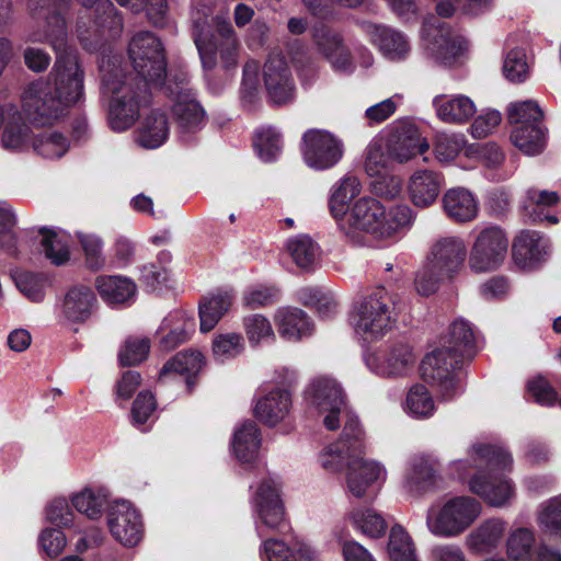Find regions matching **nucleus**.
<instances>
[{
	"instance_id": "1",
	"label": "nucleus",
	"mask_w": 561,
	"mask_h": 561,
	"mask_svg": "<svg viewBox=\"0 0 561 561\" xmlns=\"http://www.w3.org/2000/svg\"><path fill=\"white\" fill-rule=\"evenodd\" d=\"M70 0H28V9L34 19H45L43 31L31 34L33 42H47L57 51L58 56L48 80L53 85V93L61 101L66 108L77 104L83 96V70L76 54L67 48L66 22L57 10L67 7Z\"/></svg>"
},
{
	"instance_id": "2",
	"label": "nucleus",
	"mask_w": 561,
	"mask_h": 561,
	"mask_svg": "<svg viewBox=\"0 0 561 561\" xmlns=\"http://www.w3.org/2000/svg\"><path fill=\"white\" fill-rule=\"evenodd\" d=\"M476 353L471 325L465 320H456L449 328L446 345L427 354L422 360V376L436 385L443 400H451L459 388L456 370L465 360H471Z\"/></svg>"
},
{
	"instance_id": "3",
	"label": "nucleus",
	"mask_w": 561,
	"mask_h": 561,
	"mask_svg": "<svg viewBox=\"0 0 561 561\" xmlns=\"http://www.w3.org/2000/svg\"><path fill=\"white\" fill-rule=\"evenodd\" d=\"M102 88L111 94L108 122L112 129L123 131L130 128L139 117L140 108L150 101V87L136 77L123 73L110 64L101 67Z\"/></svg>"
},
{
	"instance_id": "4",
	"label": "nucleus",
	"mask_w": 561,
	"mask_h": 561,
	"mask_svg": "<svg viewBox=\"0 0 561 561\" xmlns=\"http://www.w3.org/2000/svg\"><path fill=\"white\" fill-rule=\"evenodd\" d=\"M474 467L478 472L471 478L469 486L472 493L479 495L493 507H503L514 497L511 481L500 474L511 468L513 459L504 448L492 445L474 446Z\"/></svg>"
},
{
	"instance_id": "5",
	"label": "nucleus",
	"mask_w": 561,
	"mask_h": 561,
	"mask_svg": "<svg viewBox=\"0 0 561 561\" xmlns=\"http://www.w3.org/2000/svg\"><path fill=\"white\" fill-rule=\"evenodd\" d=\"M412 221V210L408 205H397L386 211L381 203L375 198H359L352 211L340 221V228L346 234L360 230L377 239L388 238Z\"/></svg>"
},
{
	"instance_id": "6",
	"label": "nucleus",
	"mask_w": 561,
	"mask_h": 561,
	"mask_svg": "<svg viewBox=\"0 0 561 561\" xmlns=\"http://www.w3.org/2000/svg\"><path fill=\"white\" fill-rule=\"evenodd\" d=\"M396 322V301L385 287H377L367 295L354 316L355 331L366 341L382 337Z\"/></svg>"
},
{
	"instance_id": "7",
	"label": "nucleus",
	"mask_w": 561,
	"mask_h": 561,
	"mask_svg": "<svg viewBox=\"0 0 561 561\" xmlns=\"http://www.w3.org/2000/svg\"><path fill=\"white\" fill-rule=\"evenodd\" d=\"M128 56L136 77L147 85L161 87L167 78V60L160 38L152 32L136 33L128 45Z\"/></svg>"
},
{
	"instance_id": "8",
	"label": "nucleus",
	"mask_w": 561,
	"mask_h": 561,
	"mask_svg": "<svg viewBox=\"0 0 561 561\" xmlns=\"http://www.w3.org/2000/svg\"><path fill=\"white\" fill-rule=\"evenodd\" d=\"M481 513L480 503L470 496H458L446 502L439 511L431 508L426 525L439 537H455L473 524Z\"/></svg>"
},
{
	"instance_id": "9",
	"label": "nucleus",
	"mask_w": 561,
	"mask_h": 561,
	"mask_svg": "<svg viewBox=\"0 0 561 561\" xmlns=\"http://www.w3.org/2000/svg\"><path fill=\"white\" fill-rule=\"evenodd\" d=\"M214 26L216 36L213 41L195 38L203 67L207 70L214 69L219 55L220 65L225 70L236 69L241 45L231 22L222 15H216Z\"/></svg>"
},
{
	"instance_id": "10",
	"label": "nucleus",
	"mask_w": 561,
	"mask_h": 561,
	"mask_svg": "<svg viewBox=\"0 0 561 561\" xmlns=\"http://www.w3.org/2000/svg\"><path fill=\"white\" fill-rule=\"evenodd\" d=\"M22 108L27 119L37 126H47L66 115L67 108L53 93L50 81L30 84L22 98Z\"/></svg>"
},
{
	"instance_id": "11",
	"label": "nucleus",
	"mask_w": 561,
	"mask_h": 561,
	"mask_svg": "<svg viewBox=\"0 0 561 561\" xmlns=\"http://www.w3.org/2000/svg\"><path fill=\"white\" fill-rule=\"evenodd\" d=\"M508 249V239L499 227L481 230L469 254V266L477 273L496 270L504 261Z\"/></svg>"
},
{
	"instance_id": "12",
	"label": "nucleus",
	"mask_w": 561,
	"mask_h": 561,
	"mask_svg": "<svg viewBox=\"0 0 561 561\" xmlns=\"http://www.w3.org/2000/svg\"><path fill=\"white\" fill-rule=\"evenodd\" d=\"M253 504L261 523L265 527L278 533H285L289 529L278 481L272 478L263 479L254 493Z\"/></svg>"
},
{
	"instance_id": "13",
	"label": "nucleus",
	"mask_w": 561,
	"mask_h": 561,
	"mask_svg": "<svg viewBox=\"0 0 561 561\" xmlns=\"http://www.w3.org/2000/svg\"><path fill=\"white\" fill-rule=\"evenodd\" d=\"M263 80L267 98L273 104L286 105L294 101L296 83L284 56H268L263 66Z\"/></svg>"
},
{
	"instance_id": "14",
	"label": "nucleus",
	"mask_w": 561,
	"mask_h": 561,
	"mask_svg": "<svg viewBox=\"0 0 561 561\" xmlns=\"http://www.w3.org/2000/svg\"><path fill=\"white\" fill-rule=\"evenodd\" d=\"M311 404L319 413L325 414L323 424L329 431L340 426L339 414L345 405V396L336 380L329 377L316 378L309 387Z\"/></svg>"
},
{
	"instance_id": "15",
	"label": "nucleus",
	"mask_w": 561,
	"mask_h": 561,
	"mask_svg": "<svg viewBox=\"0 0 561 561\" xmlns=\"http://www.w3.org/2000/svg\"><path fill=\"white\" fill-rule=\"evenodd\" d=\"M426 49L444 65H451L466 48L465 38L447 24L437 21L426 22L423 27Z\"/></svg>"
},
{
	"instance_id": "16",
	"label": "nucleus",
	"mask_w": 561,
	"mask_h": 561,
	"mask_svg": "<svg viewBox=\"0 0 561 561\" xmlns=\"http://www.w3.org/2000/svg\"><path fill=\"white\" fill-rule=\"evenodd\" d=\"M304 158L306 163L317 170L333 167L342 157L340 141L329 131L310 129L304 137Z\"/></svg>"
},
{
	"instance_id": "17",
	"label": "nucleus",
	"mask_w": 561,
	"mask_h": 561,
	"mask_svg": "<svg viewBox=\"0 0 561 561\" xmlns=\"http://www.w3.org/2000/svg\"><path fill=\"white\" fill-rule=\"evenodd\" d=\"M388 157L396 163H405L428 150L430 145L411 123L398 124L385 140Z\"/></svg>"
},
{
	"instance_id": "18",
	"label": "nucleus",
	"mask_w": 561,
	"mask_h": 561,
	"mask_svg": "<svg viewBox=\"0 0 561 561\" xmlns=\"http://www.w3.org/2000/svg\"><path fill=\"white\" fill-rule=\"evenodd\" d=\"M107 525L113 538L125 547H134L142 538L141 515L129 502H117L112 507Z\"/></svg>"
},
{
	"instance_id": "19",
	"label": "nucleus",
	"mask_w": 561,
	"mask_h": 561,
	"mask_svg": "<svg viewBox=\"0 0 561 561\" xmlns=\"http://www.w3.org/2000/svg\"><path fill=\"white\" fill-rule=\"evenodd\" d=\"M467 257V247L459 237H442L433 242L426 262L438 273L451 279L462 268Z\"/></svg>"
},
{
	"instance_id": "20",
	"label": "nucleus",
	"mask_w": 561,
	"mask_h": 561,
	"mask_svg": "<svg viewBox=\"0 0 561 561\" xmlns=\"http://www.w3.org/2000/svg\"><path fill=\"white\" fill-rule=\"evenodd\" d=\"M313 44L336 70L346 71L352 68V54L343 36L327 25L314 27L312 31Z\"/></svg>"
},
{
	"instance_id": "21",
	"label": "nucleus",
	"mask_w": 561,
	"mask_h": 561,
	"mask_svg": "<svg viewBox=\"0 0 561 561\" xmlns=\"http://www.w3.org/2000/svg\"><path fill=\"white\" fill-rule=\"evenodd\" d=\"M385 470L376 461L365 459L362 454L350 455L346 483L348 491L356 497H363L368 488L383 478Z\"/></svg>"
},
{
	"instance_id": "22",
	"label": "nucleus",
	"mask_w": 561,
	"mask_h": 561,
	"mask_svg": "<svg viewBox=\"0 0 561 561\" xmlns=\"http://www.w3.org/2000/svg\"><path fill=\"white\" fill-rule=\"evenodd\" d=\"M360 27L389 59L399 60L408 54V42L400 33L371 22H363Z\"/></svg>"
},
{
	"instance_id": "23",
	"label": "nucleus",
	"mask_w": 561,
	"mask_h": 561,
	"mask_svg": "<svg viewBox=\"0 0 561 561\" xmlns=\"http://www.w3.org/2000/svg\"><path fill=\"white\" fill-rule=\"evenodd\" d=\"M443 208L451 220L468 222L477 217L479 203L469 190L453 187L447 190L443 196Z\"/></svg>"
},
{
	"instance_id": "24",
	"label": "nucleus",
	"mask_w": 561,
	"mask_h": 561,
	"mask_svg": "<svg viewBox=\"0 0 561 561\" xmlns=\"http://www.w3.org/2000/svg\"><path fill=\"white\" fill-rule=\"evenodd\" d=\"M96 307V297L90 287L78 285L70 288L64 299L62 313L71 322H83Z\"/></svg>"
},
{
	"instance_id": "25",
	"label": "nucleus",
	"mask_w": 561,
	"mask_h": 561,
	"mask_svg": "<svg viewBox=\"0 0 561 561\" xmlns=\"http://www.w3.org/2000/svg\"><path fill=\"white\" fill-rule=\"evenodd\" d=\"M435 463L424 455L414 456L405 472L404 488L412 494H421L437 480Z\"/></svg>"
},
{
	"instance_id": "26",
	"label": "nucleus",
	"mask_w": 561,
	"mask_h": 561,
	"mask_svg": "<svg viewBox=\"0 0 561 561\" xmlns=\"http://www.w3.org/2000/svg\"><path fill=\"white\" fill-rule=\"evenodd\" d=\"M442 187L440 176L433 171H416L409 181V195L415 206L427 207L439 195Z\"/></svg>"
},
{
	"instance_id": "27",
	"label": "nucleus",
	"mask_w": 561,
	"mask_h": 561,
	"mask_svg": "<svg viewBox=\"0 0 561 561\" xmlns=\"http://www.w3.org/2000/svg\"><path fill=\"white\" fill-rule=\"evenodd\" d=\"M433 104L437 117L448 124L466 123L476 113L474 103L466 95H456L450 99L445 95H437L434 98Z\"/></svg>"
},
{
	"instance_id": "28",
	"label": "nucleus",
	"mask_w": 561,
	"mask_h": 561,
	"mask_svg": "<svg viewBox=\"0 0 561 561\" xmlns=\"http://www.w3.org/2000/svg\"><path fill=\"white\" fill-rule=\"evenodd\" d=\"M291 398L288 391L276 389L260 399L255 405V416L267 425H275L288 414Z\"/></svg>"
},
{
	"instance_id": "29",
	"label": "nucleus",
	"mask_w": 561,
	"mask_h": 561,
	"mask_svg": "<svg viewBox=\"0 0 561 561\" xmlns=\"http://www.w3.org/2000/svg\"><path fill=\"white\" fill-rule=\"evenodd\" d=\"M234 300L232 290H218L199 302L201 331L209 332L228 312Z\"/></svg>"
},
{
	"instance_id": "30",
	"label": "nucleus",
	"mask_w": 561,
	"mask_h": 561,
	"mask_svg": "<svg viewBox=\"0 0 561 561\" xmlns=\"http://www.w3.org/2000/svg\"><path fill=\"white\" fill-rule=\"evenodd\" d=\"M275 323L279 334L287 340L298 341L310 335L312 324L307 314L298 308H282L275 314Z\"/></svg>"
},
{
	"instance_id": "31",
	"label": "nucleus",
	"mask_w": 561,
	"mask_h": 561,
	"mask_svg": "<svg viewBox=\"0 0 561 561\" xmlns=\"http://www.w3.org/2000/svg\"><path fill=\"white\" fill-rule=\"evenodd\" d=\"M169 135L168 117L162 112H151L144 119L137 134V142L147 149L160 147Z\"/></svg>"
},
{
	"instance_id": "32",
	"label": "nucleus",
	"mask_w": 561,
	"mask_h": 561,
	"mask_svg": "<svg viewBox=\"0 0 561 561\" xmlns=\"http://www.w3.org/2000/svg\"><path fill=\"white\" fill-rule=\"evenodd\" d=\"M95 287L101 298L108 304L125 302L136 293L134 282L123 276H98L95 278Z\"/></svg>"
},
{
	"instance_id": "33",
	"label": "nucleus",
	"mask_w": 561,
	"mask_h": 561,
	"mask_svg": "<svg viewBox=\"0 0 561 561\" xmlns=\"http://www.w3.org/2000/svg\"><path fill=\"white\" fill-rule=\"evenodd\" d=\"M172 113L178 126L183 131H194L204 122L205 112L196 101L195 95L182 94L172 106Z\"/></svg>"
},
{
	"instance_id": "34",
	"label": "nucleus",
	"mask_w": 561,
	"mask_h": 561,
	"mask_svg": "<svg viewBox=\"0 0 561 561\" xmlns=\"http://www.w3.org/2000/svg\"><path fill=\"white\" fill-rule=\"evenodd\" d=\"M1 141L5 149L13 151H23L32 146V130L24 122L21 113L14 112L7 119Z\"/></svg>"
},
{
	"instance_id": "35",
	"label": "nucleus",
	"mask_w": 561,
	"mask_h": 561,
	"mask_svg": "<svg viewBox=\"0 0 561 561\" xmlns=\"http://www.w3.org/2000/svg\"><path fill=\"white\" fill-rule=\"evenodd\" d=\"M204 364V356L198 351L179 352L163 365L159 378L162 379L170 373L186 375L187 383L191 386V377L197 375Z\"/></svg>"
},
{
	"instance_id": "36",
	"label": "nucleus",
	"mask_w": 561,
	"mask_h": 561,
	"mask_svg": "<svg viewBox=\"0 0 561 561\" xmlns=\"http://www.w3.org/2000/svg\"><path fill=\"white\" fill-rule=\"evenodd\" d=\"M513 144L529 156L540 153L546 145V129L540 124L516 126L511 135Z\"/></svg>"
},
{
	"instance_id": "37",
	"label": "nucleus",
	"mask_w": 561,
	"mask_h": 561,
	"mask_svg": "<svg viewBox=\"0 0 561 561\" xmlns=\"http://www.w3.org/2000/svg\"><path fill=\"white\" fill-rule=\"evenodd\" d=\"M261 444L257 426L253 422H245L234 434L233 450L242 462L252 461Z\"/></svg>"
},
{
	"instance_id": "38",
	"label": "nucleus",
	"mask_w": 561,
	"mask_h": 561,
	"mask_svg": "<svg viewBox=\"0 0 561 561\" xmlns=\"http://www.w3.org/2000/svg\"><path fill=\"white\" fill-rule=\"evenodd\" d=\"M503 534V522L499 519L486 520L468 536V546L477 552H486L499 543Z\"/></svg>"
},
{
	"instance_id": "39",
	"label": "nucleus",
	"mask_w": 561,
	"mask_h": 561,
	"mask_svg": "<svg viewBox=\"0 0 561 561\" xmlns=\"http://www.w3.org/2000/svg\"><path fill=\"white\" fill-rule=\"evenodd\" d=\"M360 191V183L354 175H346L337 183L330 198V209L334 218L342 219L348 209V203Z\"/></svg>"
},
{
	"instance_id": "40",
	"label": "nucleus",
	"mask_w": 561,
	"mask_h": 561,
	"mask_svg": "<svg viewBox=\"0 0 561 561\" xmlns=\"http://www.w3.org/2000/svg\"><path fill=\"white\" fill-rule=\"evenodd\" d=\"M32 148L46 159L61 158L69 150V140L58 131H44L33 138Z\"/></svg>"
},
{
	"instance_id": "41",
	"label": "nucleus",
	"mask_w": 561,
	"mask_h": 561,
	"mask_svg": "<svg viewBox=\"0 0 561 561\" xmlns=\"http://www.w3.org/2000/svg\"><path fill=\"white\" fill-rule=\"evenodd\" d=\"M382 360V374L388 376L403 375L414 363L411 348L402 343L392 345L388 352L380 357Z\"/></svg>"
},
{
	"instance_id": "42",
	"label": "nucleus",
	"mask_w": 561,
	"mask_h": 561,
	"mask_svg": "<svg viewBox=\"0 0 561 561\" xmlns=\"http://www.w3.org/2000/svg\"><path fill=\"white\" fill-rule=\"evenodd\" d=\"M388 554L391 561H419L411 537L400 525L390 530Z\"/></svg>"
},
{
	"instance_id": "43",
	"label": "nucleus",
	"mask_w": 561,
	"mask_h": 561,
	"mask_svg": "<svg viewBox=\"0 0 561 561\" xmlns=\"http://www.w3.org/2000/svg\"><path fill=\"white\" fill-rule=\"evenodd\" d=\"M240 101L248 110H253L260 102L259 64L255 60H249L243 66Z\"/></svg>"
},
{
	"instance_id": "44",
	"label": "nucleus",
	"mask_w": 561,
	"mask_h": 561,
	"mask_svg": "<svg viewBox=\"0 0 561 561\" xmlns=\"http://www.w3.org/2000/svg\"><path fill=\"white\" fill-rule=\"evenodd\" d=\"M288 250L297 266L311 268L319 259V248L308 236H298L288 243Z\"/></svg>"
},
{
	"instance_id": "45",
	"label": "nucleus",
	"mask_w": 561,
	"mask_h": 561,
	"mask_svg": "<svg viewBox=\"0 0 561 561\" xmlns=\"http://www.w3.org/2000/svg\"><path fill=\"white\" fill-rule=\"evenodd\" d=\"M543 112L539 105L530 100L510 104L507 118L516 126L542 123Z\"/></svg>"
},
{
	"instance_id": "46",
	"label": "nucleus",
	"mask_w": 561,
	"mask_h": 561,
	"mask_svg": "<svg viewBox=\"0 0 561 561\" xmlns=\"http://www.w3.org/2000/svg\"><path fill=\"white\" fill-rule=\"evenodd\" d=\"M288 55L302 81H312L317 73V66L308 47L300 41H294L288 47Z\"/></svg>"
},
{
	"instance_id": "47",
	"label": "nucleus",
	"mask_w": 561,
	"mask_h": 561,
	"mask_svg": "<svg viewBox=\"0 0 561 561\" xmlns=\"http://www.w3.org/2000/svg\"><path fill=\"white\" fill-rule=\"evenodd\" d=\"M535 537L525 528L515 530L507 540V554L513 561H531Z\"/></svg>"
},
{
	"instance_id": "48",
	"label": "nucleus",
	"mask_w": 561,
	"mask_h": 561,
	"mask_svg": "<svg viewBox=\"0 0 561 561\" xmlns=\"http://www.w3.org/2000/svg\"><path fill=\"white\" fill-rule=\"evenodd\" d=\"M407 407L419 417H428L435 410L433 397L428 389L421 383L414 385L407 394Z\"/></svg>"
},
{
	"instance_id": "49",
	"label": "nucleus",
	"mask_w": 561,
	"mask_h": 561,
	"mask_svg": "<svg viewBox=\"0 0 561 561\" xmlns=\"http://www.w3.org/2000/svg\"><path fill=\"white\" fill-rule=\"evenodd\" d=\"M513 254L523 261L537 260L541 254V237L536 231H522L513 242Z\"/></svg>"
},
{
	"instance_id": "50",
	"label": "nucleus",
	"mask_w": 561,
	"mask_h": 561,
	"mask_svg": "<svg viewBox=\"0 0 561 561\" xmlns=\"http://www.w3.org/2000/svg\"><path fill=\"white\" fill-rule=\"evenodd\" d=\"M73 507L90 519H98L102 516L105 499L91 489H84L71 497Z\"/></svg>"
},
{
	"instance_id": "51",
	"label": "nucleus",
	"mask_w": 561,
	"mask_h": 561,
	"mask_svg": "<svg viewBox=\"0 0 561 561\" xmlns=\"http://www.w3.org/2000/svg\"><path fill=\"white\" fill-rule=\"evenodd\" d=\"M149 350L150 340L148 337L129 336L119 351V362L123 366L137 365L147 358Z\"/></svg>"
},
{
	"instance_id": "52",
	"label": "nucleus",
	"mask_w": 561,
	"mask_h": 561,
	"mask_svg": "<svg viewBox=\"0 0 561 561\" xmlns=\"http://www.w3.org/2000/svg\"><path fill=\"white\" fill-rule=\"evenodd\" d=\"M43 234L42 248L47 259L55 265H61L69 260L70 253L66 241L55 231L41 229Z\"/></svg>"
},
{
	"instance_id": "53",
	"label": "nucleus",
	"mask_w": 561,
	"mask_h": 561,
	"mask_svg": "<svg viewBox=\"0 0 561 561\" xmlns=\"http://www.w3.org/2000/svg\"><path fill=\"white\" fill-rule=\"evenodd\" d=\"M77 236L84 252L87 266L92 271L101 270L105 265L102 240L92 233L79 232Z\"/></svg>"
},
{
	"instance_id": "54",
	"label": "nucleus",
	"mask_w": 561,
	"mask_h": 561,
	"mask_svg": "<svg viewBox=\"0 0 561 561\" xmlns=\"http://www.w3.org/2000/svg\"><path fill=\"white\" fill-rule=\"evenodd\" d=\"M354 525L368 537L378 538L387 529L385 519L371 510L355 511L352 513Z\"/></svg>"
},
{
	"instance_id": "55",
	"label": "nucleus",
	"mask_w": 561,
	"mask_h": 561,
	"mask_svg": "<svg viewBox=\"0 0 561 561\" xmlns=\"http://www.w3.org/2000/svg\"><path fill=\"white\" fill-rule=\"evenodd\" d=\"M350 455H357L343 442L330 445L320 456L322 467L332 472L347 468Z\"/></svg>"
},
{
	"instance_id": "56",
	"label": "nucleus",
	"mask_w": 561,
	"mask_h": 561,
	"mask_svg": "<svg viewBox=\"0 0 561 561\" xmlns=\"http://www.w3.org/2000/svg\"><path fill=\"white\" fill-rule=\"evenodd\" d=\"M243 346L242 335L234 332L217 334L213 340V353L219 359L238 356Z\"/></svg>"
},
{
	"instance_id": "57",
	"label": "nucleus",
	"mask_w": 561,
	"mask_h": 561,
	"mask_svg": "<svg viewBox=\"0 0 561 561\" xmlns=\"http://www.w3.org/2000/svg\"><path fill=\"white\" fill-rule=\"evenodd\" d=\"M391 162L392 160L388 157L385 142L381 140L374 141L367 147L364 165L369 176L379 175Z\"/></svg>"
},
{
	"instance_id": "58",
	"label": "nucleus",
	"mask_w": 561,
	"mask_h": 561,
	"mask_svg": "<svg viewBox=\"0 0 561 561\" xmlns=\"http://www.w3.org/2000/svg\"><path fill=\"white\" fill-rule=\"evenodd\" d=\"M157 410L154 396L148 391H140L131 405V421L136 426L146 425Z\"/></svg>"
},
{
	"instance_id": "59",
	"label": "nucleus",
	"mask_w": 561,
	"mask_h": 561,
	"mask_svg": "<svg viewBox=\"0 0 561 561\" xmlns=\"http://www.w3.org/2000/svg\"><path fill=\"white\" fill-rule=\"evenodd\" d=\"M504 76L512 82H522L528 75L526 54L522 48H514L506 55L503 65Z\"/></svg>"
},
{
	"instance_id": "60",
	"label": "nucleus",
	"mask_w": 561,
	"mask_h": 561,
	"mask_svg": "<svg viewBox=\"0 0 561 561\" xmlns=\"http://www.w3.org/2000/svg\"><path fill=\"white\" fill-rule=\"evenodd\" d=\"M254 147L264 161H271L280 150L279 134L273 128H262L256 133Z\"/></svg>"
},
{
	"instance_id": "61",
	"label": "nucleus",
	"mask_w": 561,
	"mask_h": 561,
	"mask_svg": "<svg viewBox=\"0 0 561 561\" xmlns=\"http://www.w3.org/2000/svg\"><path fill=\"white\" fill-rule=\"evenodd\" d=\"M538 522L546 531L561 536V495L542 504Z\"/></svg>"
},
{
	"instance_id": "62",
	"label": "nucleus",
	"mask_w": 561,
	"mask_h": 561,
	"mask_svg": "<svg viewBox=\"0 0 561 561\" xmlns=\"http://www.w3.org/2000/svg\"><path fill=\"white\" fill-rule=\"evenodd\" d=\"M243 328L251 344H259L265 337H274L271 322L262 314H250L243 318Z\"/></svg>"
},
{
	"instance_id": "63",
	"label": "nucleus",
	"mask_w": 561,
	"mask_h": 561,
	"mask_svg": "<svg viewBox=\"0 0 561 561\" xmlns=\"http://www.w3.org/2000/svg\"><path fill=\"white\" fill-rule=\"evenodd\" d=\"M447 279L443 273H438L430 263L425 262L415 276V289L422 296L434 294L442 280Z\"/></svg>"
},
{
	"instance_id": "64",
	"label": "nucleus",
	"mask_w": 561,
	"mask_h": 561,
	"mask_svg": "<svg viewBox=\"0 0 561 561\" xmlns=\"http://www.w3.org/2000/svg\"><path fill=\"white\" fill-rule=\"evenodd\" d=\"M558 192L530 187L526 191V197L523 203L524 209L533 216L537 207H550L559 203Z\"/></svg>"
}]
</instances>
